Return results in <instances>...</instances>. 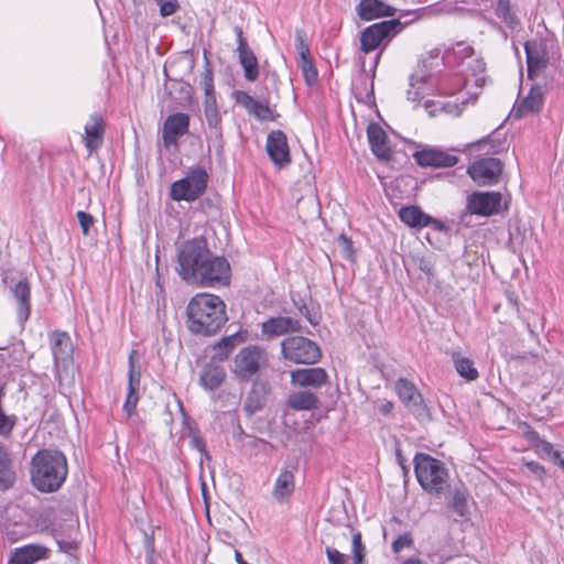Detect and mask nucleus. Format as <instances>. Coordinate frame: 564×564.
<instances>
[{"label":"nucleus","instance_id":"nucleus-1","mask_svg":"<svg viewBox=\"0 0 564 564\" xmlns=\"http://www.w3.org/2000/svg\"><path fill=\"white\" fill-rule=\"evenodd\" d=\"M188 329L196 335H215L228 321L226 304L214 294L195 295L186 307Z\"/></svg>","mask_w":564,"mask_h":564},{"label":"nucleus","instance_id":"nucleus-2","mask_svg":"<svg viewBox=\"0 0 564 564\" xmlns=\"http://www.w3.org/2000/svg\"><path fill=\"white\" fill-rule=\"evenodd\" d=\"M31 481L41 492L57 491L68 474L67 459L58 449L39 451L31 460Z\"/></svg>","mask_w":564,"mask_h":564},{"label":"nucleus","instance_id":"nucleus-3","mask_svg":"<svg viewBox=\"0 0 564 564\" xmlns=\"http://www.w3.org/2000/svg\"><path fill=\"white\" fill-rule=\"evenodd\" d=\"M417 482L429 495L441 498L451 488L449 474L444 463L425 453L413 459Z\"/></svg>","mask_w":564,"mask_h":564},{"label":"nucleus","instance_id":"nucleus-4","mask_svg":"<svg viewBox=\"0 0 564 564\" xmlns=\"http://www.w3.org/2000/svg\"><path fill=\"white\" fill-rule=\"evenodd\" d=\"M210 250L204 238H194L185 241L178 250L180 276L189 284H194L205 261L209 257Z\"/></svg>","mask_w":564,"mask_h":564},{"label":"nucleus","instance_id":"nucleus-5","mask_svg":"<svg viewBox=\"0 0 564 564\" xmlns=\"http://www.w3.org/2000/svg\"><path fill=\"white\" fill-rule=\"evenodd\" d=\"M209 175L204 166L191 167L186 175L173 182L170 188V197L175 202H194L206 191Z\"/></svg>","mask_w":564,"mask_h":564},{"label":"nucleus","instance_id":"nucleus-6","mask_svg":"<svg viewBox=\"0 0 564 564\" xmlns=\"http://www.w3.org/2000/svg\"><path fill=\"white\" fill-rule=\"evenodd\" d=\"M282 357L293 364L313 365L319 361V346L304 336H289L281 341Z\"/></svg>","mask_w":564,"mask_h":564},{"label":"nucleus","instance_id":"nucleus-7","mask_svg":"<svg viewBox=\"0 0 564 564\" xmlns=\"http://www.w3.org/2000/svg\"><path fill=\"white\" fill-rule=\"evenodd\" d=\"M404 23L398 19L381 21L366 28L360 35V50L368 54L381 45H387L398 33Z\"/></svg>","mask_w":564,"mask_h":564},{"label":"nucleus","instance_id":"nucleus-8","mask_svg":"<svg viewBox=\"0 0 564 564\" xmlns=\"http://www.w3.org/2000/svg\"><path fill=\"white\" fill-rule=\"evenodd\" d=\"M267 364V354L259 346H247L234 359V375L240 381H250Z\"/></svg>","mask_w":564,"mask_h":564},{"label":"nucleus","instance_id":"nucleus-9","mask_svg":"<svg viewBox=\"0 0 564 564\" xmlns=\"http://www.w3.org/2000/svg\"><path fill=\"white\" fill-rule=\"evenodd\" d=\"M194 284L204 288L228 285L230 282L231 268L225 257L215 256L212 252L205 261L202 271Z\"/></svg>","mask_w":564,"mask_h":564},{"label":"nucleus","instance_id":"nucleus-10","mask_svg":"<svg viewBox=\"0 0 564 564\" xmlns=\"http://www.w3.org/2000/svg\"><path fill=\"white\" fill-rule=\"evenodd\" d=\"M552 41L546 37H534L524 43L528 77L533 79L541 75L550 63Z\"/></svg>","mask_w":564,"mask_h":564},{"label":"nucleus","instance_id":"nucleus-11","mask_svg":"<svg viewBox=\"0 0 564 564\" xmlns=\"http://www.w3.org/2000/svg\"><path fill=\"white\" fill-rule=\"evenodd\" d=\"M395 390L400 400L419 421L430 422L432 420V414L413 382L400 378L395 383Z\"/></svg>","mask_w":564,"mask_h":564},{"label":"nucleus","instance_id":"nucleus-12","mask_svg":"<svg viewBox=\"0 0 564 564\" xmlns=\"http://www.w3.org/2000/svg\"><path fill=\"white\" fill-rule=\"evenodd\" d=\"M502 169L503 165L499 159L485 158L474 162L468 167L467 173L475 183L487 186L498 183Z\"/></svg>","mask_w":564,"mask_h":564},{"label":"nucleus","instance_id":"nucleus-13","mask_svg":"<svg viewBox=\"0 0 564 564\" xmlns=\"http://www.w3.org/2000/svg\"><path fill=\"white\" fill-rule=\"evenodd\" d=\"M501 200L499 192H474L467 196L466 209L471 215L487 217L500 212Z\"/></svg>","mask_w":564,"mask_h":564},{"label":"nucleus","instance_id":"nucleus-14","mask_svg":"<svg viewBox=\"0 0 564 564\" xmlns=\"http://www.w3.org/2000/svg\"><path fill=\"white\" fill-rule=\"evenodd\" d=\"M51 348L55 364L56 378L61 381L62 368H66L73 360V344L65 332H54L51 335Z\"/></svg>","mask_w":564,"mask_h":564},{"label":"nucleus","instance_id":"nucleus-15","mask_svg":"<svg viewBox=\"0 0 564 564\" xmlns=\"http://www.w3.org/2000/svg\"><path fill=\"white\" fill-rule=\"evenodd\" d=\"M265 150L275 166L283 169L291 163V153L286 134L281 130H273L267 137Z\"/></svg>","mask_w":564,"mask_h":564},{"label":"nucleus","instance_id":"nucleus-16","mask_svg":"<svg viewBox=\"0 0 564 564\" xmlns=\"http://www.w3.org/2000/svg\"><path fill=\"white\" fill-rule=\"evenodd\" d=\"M544 105V90L540 85H533L528 95L514 104L511 116L514 119H522L539 113Z\"/></svg>","mask_w":564,"mask_h":564},{"label":"nucleus","instance_id":"nucleus-17","mask_svg":"<svg viewBox=\"0 0 564 564\" xmlns=\"http://www.w3.org/2000/svg\"><path fill=\"white\" fill-rule=\"evenodd\" d=\"M232 96L239 106L243 107L248 113L254 116L260 121H274L278 117L275 111L270 108L268 100H256L243 90H236Z\"/></svg>","mask_w":564,"mask_h":564},{"label":"nucleus","instance_id":"nucleus-18","mask_svg":"<svg viewBox=\"0 0 564 564\" xmlns=\"http://www.w3.org/2000/svg\"><path fill=\"white\" fill-rule=\"evenodd\" d=\"M189 116L183 112L170 115L163 124L162 138L165 147L177 145L178 140L188 133Z\"/></svg>","mask_w":564,"mask_h":564},{"label":"nucleus","instance_id":"nucleus-19","mask_svg":"<svg viewBox=\"0 0 564 564\" xmlns=\"http://www.w3.org/2000/svg\"><path fill=\"white\" fill-rule=\"evenodd\" d=\"M137 355V350H132L129 355L128 393L123 404V410L128 416L133 414L139 401L141 369L135 361Z\"/></svg>","mask_w":564,"mask_h":564},{"label":"nucleus","instance_id":"nucleus-20","mask_svg":"<svg viewBox=\"0 0 564 564\" xmlns=\"http://www.w3.org/2000/svg\"><path fill=\"white\" fill-rule=\"evenodd\" d=\"M300 330V321L286 316L270 317L261 324V334L267 340Z\"/></svg>","mask_w":564,"mask_h":564},{"label":"nucleus","instance_id":"nucleus-21","mask_svg":"<svg viewBox=\"0 0 564 564\" xmlns=\"http://www.w3.org/2000/svg\"><path fill=\"white\" fill-rule=\"evenodd\" d=\"M423 68L410 77V89L406 91V97L413 102H421L425 99L433 88L432 75L426 74L427 58L422 59Z\"/></svg>","mask_w":564,"mask_h":564},{"label":"nucleus","instance_id":"nucleus-22","mask_svg":"<svg viewBox=\"0 0 564 564\" xmlns=\"http://www.w3.org/2000/svg\"><path fill=\"white\" fill-rule=\"evenodd\" d=\"M413 156L420 166L452 167L458 162L456 155L433 148L416 151Z\"/></svg>","mask_w":564,"mask_h":564},{"label":"nucleus","instance_id":"nucleus-23","mask_svg":"<svg viewBox=\"0 0 564 564\" xmlns=\"http://www.w3.org/2000/svg\"><path fill=\"white\" fill-rule=\"evenodd\" d=\"M400 219L412 228H422L432 226L436 230H442L444 225L441 220L434 219L432 216L422 212L417 206H405L399 210Z\"/></svg>","mask_w":564,"mask_h":564},{"label":"nucleus","instance_id":"nucleus-24","mask_svg":"<svg viewBox=\"0 0 564 564\" xmlns=\"http://www.w3.org/2000/svg\"><path fill=\"white\" fill-rule=\"evenodd\" d=\"M356 11L360 20L371 21L379 18L393 17L397 10L382 0H360Z\"/></svg>","mask_w":564,"mask_h":564},{"label":"nucleus","instance_id":"nucleus-25","mask_svg":"<svg viewBox=\"0 0 564 564\" xmlns=\"http://www.w3.org/2000/svg\"><path fill=\"white\" fill-rule=\"evenodd\" d=\"M368 141L372 153L379 160H389L391 148L386 131L378 123H370L367 129Z\"/></svg>","mask_w":564,"mask_h":564},{"label":"nucleus","instance_id":"nucleus-26","mask_svg":"<svg viewBox=\"0 0 564 564\" xmlns=\"http://www.w3.org/2000/svg\"><path fill=\"white\" fill-rule=\"evenodd\" d=\"M328 376L323 368L296 369L291 372L292 383L301 387L319 388L327 382Z\"/></svg>","mask_w":564,"mask_h":564},{"label":"nucleus","instance_id":"nucleus-27","mask_svg":"<svg viewBox=\"0 0 564 564\" xmlns=\"http://www.w3.org/2000/svg\"><path fill=\"white\" fill-rule=\"evenodd\" d=\"M294 489V473L288 468L281 469L272 488V498L278 502H285L291 498Z\"/></svg>","mask_w":564,"mask_h":564},{"label":"nucleus","instance_id":"nucleus-28","mask_svg":"<svg viewBox=\"0 0 564 564\" xmlns=\"http://www.w3.org/2000/svg\"><path fill=\"white\" fill-rule=\"evenodd\" d=\"M226 377L223 366L209 361L204 365L199 373V383L205 390L215 391L225 382Z\"/></svg>","mask_w":564,"mask_h":564},{"label":"nucleus","instance_id":"nucleus-29","mask_svg":"<svg viewBox=\"0 0 564 564\" xmlns=\"http://www.w3.org/2000/svg\"><path fill=\"white\" fill-rule=\"evenodd\" d=\"M104 120L99 113H93L85 126V147L91 153L100 148L104 139Z\"/></svg>","mask_w":564,"mask_h":564},{"label":"nucleus","instance_id":"nucleus-30","mask_svg":"<svg viewBox=\"0 0 564 564\" xmlns=\"http://www.w3.org/2000/svg\"><path fill=\"white\" fill-rule=\"evenodd\" d=\"M11 293L18 303V318L25 322L31 313V289L26 279L20 280L12 289Z\"/></svg>","mask_w":564,"mask_h":564},{"label":"nucleus","instance_id":"nucleus-31","mask_svg":"<svg viewBox=\"0 0 564 564\" xmlns=\"http://www.w3.org/2000/svg\"><path fill=\"white\" fill-rule=\"evenodd\" d=\"M47 554L48 549L45 546L28 544L17 549L8 564H34L40 560L46 558Z\"/></svg>","mask_w":564,"mask_h":564},{"label":"nucleus","instance_id":"nucleus-32","mask_svg":"<svg viewBox=\"0 0 564 564\" xmlns=\"http://www.w3.org/2000/svg\"><path fill=\"white\" fill-rule=\"evenodd\" d=\"M268 394L269 387L265 382H254L251 391L248 393L245 400L243 410L249 415L259 412L264 406Z\"/></svg>","mask_w":564,"mask_h":564},{"label":"nucleus","instance_id":"nucleus-33","mask_svg":"<svg viewBox=\"0 0 564 564\" xmlns=\"http://www.w3.org/2000/svg\"><path fill=\"white\" fill-rule=\"evenodd\" d=\"M446 506L457 516L465 517L468 512V492L464 486L449 490L446 498Z\"/></svg>","mask_w":564,"mask_h":564},{"label":"nucleus","instance_id":"nucleus-34","mask_svg":"<svg viewBox=\"0 0 564 564\" xmlns=\"http://www.w3.org/2000/svg\"><path fill=\"white\" fill-rule=\"evenodd\" d=\"M15 473L12 467L11 456L2 444H0V489L6 490L13 486Z\"/></svg>","mask_w":564,"mask_h":564},{"label":"nucleus","instance_id":"nucleus-35","mask_svg":"<svg viewBox=\"0 0 564 564\" xmlns=\"http://www.w3.org/2000/svg\"><path fill=\"white\" fill-rule=\"evenodd\" d=\"M288 404L297 411H310L318 406V398L311 391H297L290 394Z\"/></svg>","mask_w":564,"mask_h":564},{"label":"nucleus","instance_id":"nucleus-36","mask_svg":"<svg viewBox=\"0 0 564 564\" xmlns=\"http://www.w3.org/2000/svg\"><path fill=\"white\" fill-rule=\"evenodd\" d=\"M238 57L245 78L250 83L256 82L259 77V63L253 51L250 47L239 51Z\"/></svg>","mask_w":564,"mask_h":564},{"label":"nucleus","instance_id":"nucleus-37","mask_svg":"<svg viewBox=\"0 0 564 564\" xmlns=\"http://www.w3.org/2000/svg\"><path fill=\"white\" fill-rule=\"evenodd\" d=\"M205 120L208 127L207 139L215 142L221 143L223 141V127L221 116L218 110L204 111Z\"/></svg>","mask_w":564,"mask_h":564},{"label":"nucleus","instance_id":"nucleus-38","mask_svg":"<svg viewBox=\"0 0 564 564\" xmlns=\"http://www.w3.org/2000/svg\"><path fill=\"white\" fill-rule=\"evenodd\" d=\"M453 360L455 369L460 377L465 378L467 381H474L478 378V371L469 358L454 355Z\"/></svg>","mask_w":564,"mask_h":564},{"label":"nucleus","instance_id":"nucleus-39","mask_svg":"<svg viewBox=\"0 0 564 564\" xmlns=\"http://www.w3.org/2000/svg\"><path fill=\"white\" fill-rule=\"evenodd\" d=\"M474 55V48L471 45L465 42H457L451 48L444 51L442 57L443 61L451 62L452 58L457 59L459 63L464 62L465 58Z\"/></svg>","mask_w":564,"mask_h":564},{"label":"nucleus","instance_id":"nucleus-40","mask_svg":"<svg viewBox=\"0 0 564 564\" xmlns=\"http://www.w3.org/2000/svg\"><path fill=\"white\" fill-rule=\"evenodd\" d=\"M496 14L499 19L502 20L510 29H516L520 25L519 19L511 10L509 0H498L496 7Z\"/></svg>","mask_w":564,"mask_h":564},{"label":"nucleus","instance_id":"nucleus-41","mask_svg":"<svg viewBox=\"0 0 564 564\" xmlns=\"http://www.w3.org/2000/svg\"><path fill=\"white\" fill-rule=\"evenodd\" d=\"M453 79L455 82L454 85H449V83H448L449 78H447V77H444L441 79V82L438 84V89H440L441 94L454 95L457 91H459L463 86H466L469 84L468 78H463L460 76H455Z\"/></svg>","mask_w":564,"mask_h":564},{"label":"nucleus","instance_id":"nucleus-42","mask_svg":"<svg viewBox=\"0 0 564 564\" xmlns=\"http://www.w3.org/2000/svg\"><path fill=\"white\" fill-rule=\"evenodd\" d=\"M300 67L306 84L308 86L314 85L317 82L318 73L312 58L300 59Z\"/></svg>","mask_w":564,"mask_h":564},{"label":"nucleus","instance_id":"nucleus-43","mask_svg":"<svg viewBox=\"0 0 564 564\" xmlns=\"http://www.w3.org/2000/svg\"><path fill=\"white\" fill-rule=\"evenodd\" d=\"M351 553L352 561L355 562H364L366 556V546L361 541V533L359 531H354L351 536Z\"/></svg>","mask_w":564,"mask_h":564},{"label":"nucleus","instance_id":"nucleus-44","mask_svg":"<svg viewBox=\"0 0 564 564\" xmlns=\"http://www.w3.org/2000/svg\"><path fill=\"white\" fill-rule=\"evenodd\" d=\"M245 340V337L241 333H235L230 336H225L220 340H218V348L225 347L226 350H228V354L230 355L231 351Z\"/></svg>","mask_w":564,"mask_h":564},{"label":"nucleus","instance_id":"nucleus-45","mask_svg":"<svg viewBox=\"0 0 564 564\" xmlns=\"http://www.w3.org/2000/svg\"><path fill=\"white\" fill-rule=\"evenodd\" d=\"M338 247L340 248V252L343 257L347 260H352L355 257V249L352 247V241L346 235L341 234L337 238Z\"/></svg>","mask_w":564,"mask_h":564},{"label":"nucleus","instance_id":"nucleus-46","mask_svg":"<svg viewBox=\"0 0 564 564\" xmlns=\"http://www.w3.org/2000/svg\"><path fill=\"white\" fill-rule=\"evenodd\" d=\"M413 545V538L410 532H404L400 534L391 544V549L393 553H400L404 549L411 547Z\"/></svg>","mask_w":564,"mask_h":564},{"label":"nucleus","instance_id":"nucleus-47","mask_svg":"<svg viewBox=\"0 0 564 564\" xmlns=\"http://www.w3.org/2000/svg\"><path fill=\"white\" fill-rule=\"evenodd\" d=\"M154 1L160 8V14L164 18L174 14L180 8L177 0H154Z\"/></svg>","mask_w":564,"mask_h":564},{"label":"nucleus","instance_id":"nucleus-48","mask_svg":"<svg viewBox=\"0 0 564 564\" xmlns=\"http://www.w3.org/2000/svg\"><path fill=\"white\" fill-rule=\"evenodd\" d=\"M76 217L78 219V223L80 225L82 231L84 236L89 235L90 227L94 225L95 219L94 217L83 210L77 212Z\"/></svg>","mask_w":564,"mask_h":564},{"label":"nucleus","instance_id":"nucleus-49","mask_svg":"<svg viewBox=\"0 0 564 564\" xmlns=\"http://www.w3.org/2000/svg\"><path fill=\"white\" fill-rule=\"evenodd\" d=\"M486 64L482 59H475L474 61V67H473V76H474V83L476 86L481 87L484 85Z\"/></svg>","mask_w":564,"mask_h":564},{"label":"nucleus","instance_id":"nucleus-50","mask_svg":"<svg viewBox=\"0 0 564 564\" xmlns=\"http://www.w3.org/2000/svg\"><path fill=\"white\" fill-rule=\"evenodd\" d=\"M200 85L206 94H214L213 72L206 68L200 76Z\"/></svg>","mask_w":564,"mask_h":564},{"label":"nucleus","instance_id":"nucleus-51","mask_svg":"<svg viewBox=\"0 0 564 564\" xmlns=\"http://www.w3.org/2000/svg\"><path fill=\"white\" fill-rule=\"evenodd\" d=\"M295 47L300 55V59H305L311 57V52L308 45L305 43L301 33L297 32L295 36Z\"/></svg>","mask_w":564,"mask_h":564},{"label":"nucleus","instance_id":"nucleus-52","mask_svg":"<svg viewBox=\"0 0 564 564\" xmlns=\"http://www.w3.org/2000/svg\"><path fill=\"white\" fill-rule=\"evenodd\" d=\"M326 555L330 564H345L346 563V556L341 552H339L337 549L327 546Z\"/></svg>","mask_w":564,"mask_h":564},{"label":"nucleus","instance_id":"nucleus-53","mask_svg":"<svg viewBox=\"0 0 564 564\" xmlns=\"http://www.w3.org/2000/svg\"><path fill=\"white\" fill-rule=\"evenodd\" d=\"M212 350H213V355L210 358L212 362H215V361L221 362V361H225L226 359H228V357H229L228 350H226L225 347L218 348V341L212 346Z\"/></svg>","mask_w":564,"mask_h":564},{"label":"nucleus","instance_id":"nucleus-54","mask_svg":"<svg viewBox=\"0 0 564 564\" xmlns=\"http://www.w3.org/2000/svg\"><path fill=\"white\" fill-rule=\"evenodd\" d=\"M525 467L532 475H534L539 479H541L545 474L544 467L538 462H528L525 463Z\"/></svg>","mask_w":564,"mask_h":564},{"label":"nucleus","instance_id":"nucleus-55","mask_svg":"<svg viewBox=\"0 0 564 564\" xmlns=\"http://www.w3.org/2000/svg\"><path fill=\"white\" fill-rule=\"evenodd\" d=\"M541 449H542V452H544L545 454L551 456L555 464L557 463V460L560 459V457L562 455L558 451H555L553 448V445L550 442H545V441L542 442Z\"/></svg>","mask_w":564,"mask_h":564},{"label":"nucleus","instance_id":"nucleus-56","mask_svg":"<svg viewBox=\"0 0 564 564\" xmlns=\"http://www.w3.org/2000/svg\"><path fill=\"white\" fill-rule=\"evenodd\" d=\"M234 32L237 37V52L249 48V45L247 43V40L243 36V31L240 26H235Z\"/></svg>","mask_w":564,"mask_h":564},{"label":"nucleus","instance_id":"nucleus-57","mask_svg":"<svg viewBox=\"0 0 564 564\" xmlns=\"http://www.w3.org/2000/svg\"><path fill=\"white\" fill-rule=\"evenodd\" d=\"M210 110H218L215 93L205 95L204 111H210Z\"/></svg>","mask_w":564,"mask_h":564},{"label":"nucleus","instance_id":"nucleus-58","mask_svg":"<svg viewBox=\"0 0 564 564\" xmlns=\"http://www.w3.org/2000/svg\"><path fill=\"white\" fill-rule=\"evenodd\" d=\"M300 311L312 325L315 326L318 324V319L316 318V316L311 315L308 308L305 305L301 307Z\"/></svg>","mask_w":564,"mask_h":564},{"label":"nucleus","instance_id":"nucleus-59","mask_svg":"<svg viewBox=\"0 0 564 564\" xmlns=\"http://www.w3.org/2000/svg\"><path fill=\"white\" fill-rule=\"evenodd\" d=\"M429 58L430 59H437V58H442L444 53L442 54V48L441 47H435L433 50H431L429 53Z\"/></svg>","mask_w":564,"mask_h":564},{"label":"nucleus","instance_id":"nucleus-60","mask_svg":"<svg viewBox=\"0 0 564 564\" xmlns=\"http://www.w3.org/2000/svg\"><path fill=\"white\" fill-rule=\"evenodd\" d=\"M193 444L194 446L200 452V453H205L206 454V451H205V443L202 438L199 437H194L193 438Z\"/></svg>","mask_w":564,"mask_h":564},{"label":"nucleus","instance_id":"nucleus-61","mask_svg":"<svg viewBox=\"0 0 564 564\" xmlns=\"http://www.w3.org/2000/svg\"><path fill=\"white\" fill-rule=\"evenodd\" d=\"M393 405L391 402H386L380 406V412L382 414H388L392 410Z\"/></svg>","mask_w":564,"mask_h":564},{"label":"nucleus","instance_id":"nucleus-62","mask_svg":"<svg viewBox=\"0 0 564 564\" xmlns=\"http://www.w3.org/2000/svg\"><path fill=\"white\" fill-rule=\"evenodd\" d=\"M402 564H427L419 557H409Z\"/></svg>","mask_w":564,"mask_h":564},{"label":"nucleus","instance_id":"nucleus-63","mask_svg":"<svg viewBox=\"0 0 564 564\" xmlns=\"http://www.w3.org/2000/svg\"><path fill=\"white\" fill-rule=\"evenodd\" d=\"M235 560L238 564H248L239 551H235Z\"/></svg>","mask_w":564,"mask_h":564},{"label":"nucleus","instance_id":"nucleus-64","mask_svg":"<svg viewBox=\"0 0 564 564\" xmlns=\"http://www.w3.org/2000/svg\"><path fill=\"white\" fill-rule=\"evenodd\" d=\"M556 465H558L564 470V456L560 457V459L557 460Z\"/></svg>","mask_w":564,"mask_h":564}]
</instances>
